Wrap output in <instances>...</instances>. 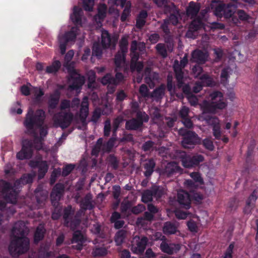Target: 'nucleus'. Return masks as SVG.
Listing matches in <instances>:
<instances>
[{
  "label": "nucleus",
  "instance_id": "obj_17",
  "mask_svg": "<svg viewBox=\"0 0 258 258\" xmlns=\"http://www.w3.org/2000/svg\"><path fill=\"white\" fill-rule=\"evenodd\" d=\"M208 56V52L197 49L192 52L190 60L198 64H204L207 60Z\"/></svg>",
  "mask_w": 258,
  "mask_h": 258
},
{
  "label": "nucleus",
  "instance_id": "obj_37",
  "mask_svg": "<svg viewBox=\"0 0 258 258\" xmlns=\"http://www.w3.org/2000/svg\"><path fill=\"white\" fill-rule=\"evenodd\" d=\"M201 82L204 86L212 87L215 85L213 79L207 74H204L199 77Z\"/></svg>",
  "mask_w": 258,
  "mask_h": 258
},
{
  "label": "nucleus",
  "instance_id": "obj_43",
  "mask_svg": "<svg viewBox=\"0 0 258 258\" xmlns=\"http://www.w3.org/2000/svg\"><path fill=\"white\" fill-rule=\"evenodd\" d=\"M38 178L39 179L43 178L48 169V166L45 161H41V163L38 167Z\"/></svg>",
  "mask_w": 258,
  "mask_h": 258
},
{
  "label": "nucleus",
  "instance_id": "obj_32",
  "mask_svg": "<svg viewBox=\"0 0 258 258\" xmlns=\"http://www.w3.org/2000/svg\"><path fill=\"white\" fill-rule=\"evenodd\" d=\"M81 220L80 216L77 213L74 216L72 217L71 220L68 221V224L67 225L66 223H63L65 227H70L72 230L74 231L81 224Z\"/></svg>",
  "mask_w": 258,
  "mask_h": 258
},
{
  "label": "nucleus",
  "instance_id": "obj_13",
  "mask_svg": "<svg viewBox=\"0 0 258 258\" xmlns=\"http://www.w3.org/2000/svg\"><path fill=\"white\" fill-rule=\"evenodd\" d=\"M182 169L175 162H170L167 164L163 169V174L166 176L170 177L177 173H182Z\"/></svg>",
  "mask_w": 258,
  "mask_h": 258
},
{
  "label": "nucleus",
  "instance_id": "obj_7",
  "mask_svg": "<svg viewBox=\"0 0 258 258\" xmlns=\"http://www.w3.org/2000/svg\"><path fill=\"white\" fill-rule=\"evenodd\" d=\"M12 184L5 180H0V192L7 203H14L16 201L17 192Z\"/></svg>",
  "mask_w": 258,
  "mask_h": 258
},
{
  "label": "nucleus",
  "instance_id": "obj_34",
  "mask_svg": "<svg viewBox=\"0 0 258 258\" xmlns=\"http://www.w3.org/2000/svg\"><path fill=\"white\" fill-rule=\"evenodd\" d=\"M124 120L125 119L123 116L121 115L117 116L113 120L112 136H116V134L118 128Z\"/></svg>",
  "mask_w": 258,
  "mask_h": 258
},
{
  "label": "nucleus",
  "instance_id": "obj_59",
  "mask_svg": "<svg viewBox=\"0 0 258 258\" xmlns=\"http://www.w3.org/2000/svg\"><path fill=\"white\" fill-rule=\"evenodd\" d=\"M188 63L187 54H185L183 57L180 60V63L176 60L174 61L173 67H180L181 69H184Z\"/></svg>",
  "mask_w": 258,
  "mask_h": 258
},
{
  "label": "nucleus",
  "instance_id": "obj_5",
  "mask_svg": "<svg viewBox=\"0 0 258 258\" xmlns=\"http://www.w3.org/2000/svg\"><path fill=\"white\" fill-rule=\"evenodd\" d=\"M149 119V116L144 111L137 112L136 117L126 121L125 129L128 131H142L144 122H147Z\"/></svg>",
  "mask_w": 258,
  "mask_h": 258
},
{
  "label": "nucleus",
  "instance_id": "obj_15",
  "mask_svg": "<svg viewBox=\"0 0 258 258\" xmlns=\"http://www.w3.org/2000/svg\"><path fill=\"white\" fill-rule=\"evenodd\" d=\"M191 198L190 195L187 191L181 190L177 194V202L181 207L185 209H188L190 207Z\"/></svg>",
  "mask_w": 258,
  "mask_h": 258
},
{
  "label": "nucleus",
  "instance_id": "obj_14",
  "mask_svg": "<svg viewBox=\"0 0 258 258\" xmlns=\"http://www.w3.org/2000/svg\"><path fill=\"white\" fill-rule=\"evenodd\" d=\"M161 250L168 254H172L177 253L181 248V245L178 243L167 242L163 241L160 245Z\"/></svg>",
  "mask_w": 258,
  "mask_h": 258
},
{
  "label": "nucleus",
  "instance_id": "obj_42",
  "mask_svg": "<svg viewBox=\"0 0 258 258\" xmlns=\"http://www.w3.org/2000/svg\"><path fill=\"white\" fill-rule=\"evenodd\" d=\"M85 242V238L80 230L74 231L73 237L72 239V243H75L77 242L84 243Z\"/></svg>",
  "mask_w": 258,
  "mask_h": 258
},
{
  "label": "nucleus",
  "instance_id": "obj_10",
  "mask_svg": "<svg viewBox=\"0 0 258 258\" xmlns=\"http://www.w3.org/2000/svg\"><path fill=\"white\" fill-rule=\"evenodd\" d=\"M148 242V239L146 236H134L131 241V250L137 254L142 255L145 251Z\"/></svg>",
  "mask_w": 258,
  "mask_h": 258
},
{
  "label": "nucleus",
  "instance_id": "obj_50",
  "mask_svg": "<svg viewBox=\"0 0 258 258\" xmlns=\"http://www.w3.org/2000/svg\"><path fill=\"white\" fill-rule=\"evenodd\" d=\"M235 16L236 18H238V19H237L238 22H239V20L241 21H247L250 18L249 15L243 10H238L235 13Z\"/></svg>",
  "mask_w": 258,
  "mask_h": 258
},
{
  "label": "nucleus",
  "instance_id": "obj_22",
  "mask_svg": "<svg viewBox=\"0 0 258 258\" xmlns=\"http://www.w3.org/2000/svg\"><path fill=\"white\" fill-rule=\"evenodd\" d=\"M200 9L201 5L199 3L191 1L189 3L188 6L186 9V15L192 19L197 16Z\"/></svg>",
  "mask_w": 258,
  "mask_h": 258
},
{
  "label": "nucleus",
  "instance_id": "obj_57",
  "mask_svg": "<svg viewBox=\"0 0 258 258\" xmlns=\"http://www.w3.org/2000/svg\"><path fill=\"white\" fill-rule=\"evenodd\" d=\"M229 68H225L222 69L221 72V83L222 84H226L227 83L228 79L229 77Z\"/></svg>",
  "mask_w": 258,
  "mask_h": 258
},
{
  "label": "nucleus",
  "instance_id": "obj_38",
  "mask_svg": "<svg viewBox=\"0 0 258 258\" xmlns=\"http://www.w3.org/2000/svg\"><path fill=\"white\" fill-rule=\"evenodd\" d=\"M165 87L164 85L162 84L153 90L151 96L155 99H161L165 94Z\"/></svg>",
  "mask_w": 258,
  "mask_h": 258
},
{
  "label": "nucleus",
  "instance_id": "obj_45",
  "mask_svg": "<svg viewBox=\"0 0 258 258\" xmlns=\"http://www.w3.org/2000/svg\"><path fill=\"white\" fill-rule=\"evenodd\" d=\"M92 231L98 237L100 238H104L106 237L105 233L102 229L101 226L99 223H96L93 225Z\"/></svg>",
  "mask_w": 258,
  "mask_h": 258
},
{
  "label": "nucleus",
  "instance_id": "obj_8",
  "mask_svg": "<svg viewBox=\"0 0 258 258\" xmlns=\"http://www.w3.org/2000/svg\"><path fill=\"white\" fill-rule=\"evenodd\" d=\"M74 119V114L71 111H61L55 114L53 117L54 124L62 130L68 127Z\"/></svg>",
  "mask_w": 258,
  "mask_h": 258
},
{
  "label": "nucleus",
  "instance_id": "obj_55",
  "mask_svg": "<svg viewBox=\"0 0 258 258\" xmlns=\"http://www.w3.org/2000/svg\"><path fill=\"white\" fill-rule=\"evenodd\" d=\"M106 6L103 5L102 8H99L97 14L95 16L96 20L98 19L99 21H103L106 16Z\"/></svg>",
  "mask_w": 258,
  "mask_h": 258
},
{
  "label": "nucleus",
  "instance_id": "obj_51",
  "mask_svg": "<svg viewBox=\"0 0 258 258\" xmlns=\"http://www.w3.org/2000/svg\"><path fill=\"white\" fill-rule=\"evenodd\" d=\"M157 53L161 55L163 58H165L167 56V52L164 43H159L157 44L155 47Z\"/></svg>",
  "mask_w": 258,
  "mask_h": 258
},
{
  "label": "nucleus",
  "instance_id": "obj_56",
  "mask_svg": "<svg viewBox=\"0 0 258 258\" xmlns=\"http://www.w3.org/2000/svg\"><path fill=\"white\" fill-rule=\"evenodd\" d=\"M144 74L145 75H149L154 82L159 80V74L156 72H152L151 69L149 67L145 68Z\"/></svg>",
  "mask_w": 258,
  "mask_h": 258
},
{
  "label": "nucleus",
  "instance_id": "obj_60",
  "mask_svg": "<svg viewBox=\"0 0 258 258\" xmlns=\"http://www.w3.org/2000/svg\"><path fill=\"white\" fill-rule=\"evenodd\" d=\"M114 80L113 79V76L110 74H107L105 75L101 80V83L104 85H114L115 83Z\"/></svg>",
  "mask_w": 258,
  "mask_h": 258
},
{
  "label": "nucleus",
  "instance_id": "obj_2",
  "mask_svg": "<svg viewBox=\"0 0 258 258\" xmlns=\"http://www.w3.org/2000/svg\"><path fill=\"white\" fill-rule=\"evenodd\" d=\"M12 238L9 246V251L13 257H18L26 253L29 249L30 241L25 235L22 228H18L16 224L12 230Z\"/></svg>",
  "mask_w": 258,
  "mask_h": 258
},
{
  "label": "nucleus",
  "instance_id": "obj_24",
  "mask_svg": "<svg viewBox=\"0 0 258 258\" xmlns=\"http://www.w3.org/2000/svg\"><path fill=\"white\" fill-rule=\"evenodd\" d=\"M33 180V176L30 173L24 174L21 177L16 180L14 182V187L16 188H19L27 184L32 183Z\"/></svg>",
  "mask_w": 258,
  "mask_h": 258
},
{
  "label": "nucleus",
  "instance_id": "obj_19",
  "mask_svg": "<svg viewBox=\"0 0 258 258\" xmlns=\"http://www.w3.org/2000/svg\"><path fill=\"white\" fill-rule=\"evenodd\" d=\"M64 191V186L62 183H56L52 188L50 194L52 202L59 201L63 196Z\"/></svg>",
  "mask_w": 258,
  "mask_h": 258
},
{
  "label": "nucleus",
  "instance_id": "obj_23",
  "mask_svg": "<svg viewBox=\"0 0 258 258\" xmlns=\"http://www.w3.org/2000/svg\"><path fill=\"white\" fill-rule=\"evenodd\" d=\"M92 198L91 194L88 193L86 194L84 198L82 199L79 202L81 208L84 211L92 210L94 208L92 204Z\"/></svg>",
  "mask_w": 258,
  "mask_h": 258
},
{
  "label": "nucleus",
  "instance_id": "obj_33",
  "mask_svg": "<svg viewBox=\"0 0 258 258\" xmlns=\"http://www.w3.org/2000/svg\"><path fill=\"white\" fill-rule=\"evenodd\" d=\"M127 233V231L124 229H121L116 232L114 237V241L116 245H121L124 242Z\"/></svg>",
  "mask_w": 258,
  "mask_h": 258
},
{
  "label": "nucleus",
  "instance_id": "obj_12",
  "mask_svg": "<svg viewBox=\"0 0 258 258\" xmlns=\"http://www.w3.org/2000/svg\"><path fill=\"white\" fill-rule=\"evenodd\" d=\"M200 142V139L198 135L192 131H187L183 137L181 142L182 145L184 148L191 149L198 144Z\"/></svg>",
  "mask_w": 258,
  "mask_h": 258
},
{
  "label": "nucleus",
  "instance_id": "obj_4",
  "mask_svg": "<svg viewBox=\"0 0 258 258\" xmlns=\"http://www.w3.org/2000/svg\"><path fill=\"white\" fill-rule=\"evenodd\" d=\"M42 148L41 138L35 137L33 140L26 139L22 142L21 150L17 154V158L19 160L30 159L32 157L33 150H40Z\"/></svg>",
  "mask_w": 258,
  "mask_h": 258
},
{
  "label": "nucleus",
  "instance_id": "obj_62",
  "mask_svg": "<svg viewBox=\"0 0 258 258\" xmlns=\"http://www.w3.org/2000/svg\"><path fill=\"white\" fill-rule=\"evenodd\" d=\"M111 130V121L109 119H107L104 121V137H108L110 135V132Z\"/></svg>",
  "mask_w": 258,
  "mask_h": 258
},
{
  "label": "nucleus",
  "instance_id": "obj_21",
  "mask_svg": "<svg viewBox=\"0 0 258 258\" xmlns=\"http://www.w3.org/2000/svg\"><path fill=\"white\" fill-rule=\"evenodd\" d=\"M35 196L38 208L42 206L47 199L48 193L46 191L43 190L41 187H38L35 190Z\"/></svg>",
  "mask_w": 258,
  "mask_h": 258
},
{
  "label": "nucleus",
  "instance_id": "obj_44",
  "mask_svg": "<svg viewBox=\"0 0 258 258\" xmlns=\"http://www.w3.org/2000/svg\"><path fill=\"white\" fill-rule=\"evenodd\" d=\"M145 48V46L144 43H138L136 40H133L131 43L130 51L131 53H135L137 52V50H139L140 52H142L144 50Z\"/></svg>",
  "mask_w": 258,
  "mask_h": 258
},
{
  "label": "nucleus",
  "instance_id": "obj_64",
  "mask_svg": "<svg viewBox=\"0 0 258 258\" xmlns=\"http://www.w3.org/2000/svg\"><path fill=\"white\" fill-rule=\"evenodd\" d=\"M75 165L72 164H69L63 167L61 175L63 177L69 175L74 169Z\"/></svg>",
  "mask_w": 258,
  "mask_h": 258
},
{
  "label": "nucleus",
  "instance_id": "obj_39",
  "mask_svg": "<svg viewBox=\"0 0 258 258\" xmlns=\"http://www.w3.org/2000/svg\"><path fill=\"white\" fill-rule=\"evenodd\" d=\"M125 52L118 51L114 57V63L117 68L121 67V64L125 62Z\"/></svg>",
  "mask_w": 258,
  "mask_h": 258
},
{
  "label": "nucleus",
  "instance_id": "obj_11",
  "mask_svg": "<svg viewBox=\"0 0 258 258\" xmlns=\"http://www.w3.org/2000/svg\"><path fill=\"white\" fill-rule=\"evenodd\" d=\"M69 75L70 81L71 83L69 88L73 90L81 88L85 83V77L78 74L76 70L74 69L69 71Z\"/></svg>",
  "mask_w": 258,
  "mask_h": 258
},
{
  "label": "nucleus",
  "instance_id": "obj_9",
  "mask_svg": "<svg viewBox=\"0 0 258 258\" xmlns=\"http://www.w3.org/2000/svg\"><path fill=\"white\" fill-rule=\"evenodd\" d=\"M182 165L185 168H190L198 166L204 160V157L201 154H196L192 156L182 152L180 155Z\"/></svg>",
  "mask_w": 258,
  "mask_h": 258
},
{
  "label": "nucleus",
  "instance_id": "obj_25",
  "mask_svg": "<svg viewBox=\"0 0 258 258\" xmlns=\"http://www.w3.org/2000/svg\"><path fill=\"white\" fill-rule=\"evenodd\" d=\"M172 8H171L169 6H165V10H169V12L171 13L169 18L167 19L169 20V23H172L173 25H176L178 23L179 11L175 9V5L172 4Z\"/></svg>",
  "mask_w": 258,
  "mask_h": 258
},
{
  "label": "nucleus",
  "instance_id": "obj_20",
  "mask_svg": "<svg viewBox=\"0 0 258 258\" xmlns=\"http://www.w3.org/2000/svg\"><path fill=\"white\" fill-rule=\"evenodd\" d=\"M225 9L223 17L225 18H232V21L234 24L238 23L237 18L235 16L236 7L235 5L232 4H225Z\"/></svg>",
  "mask_w": 258,
  "mask_h": 258
},
{
  "label": "nucleus",
  "instance_id": "obj_58",
  "mask_svg": "<svg viewBox=\"0 0 258 258\" xmlns=\"http://www.w3.org/2000/svg\"><path fill=\"white\" fill-rule=\"evenodd\" d=\"M130 68L132 72L136 71L140 73L142 71L144 68V64L142 61H137L131 63Z\"/></svg>",
  "mask_w": 258,
  "mask_h": 258
},
{
  "label": "nucleus",
  "instance_id": "obj_40",
  "mask_svg": "<svg viewBox=\"0 0 258 258\" xmlns=\"http://www.w3.org/2000/svg\"><path fill=\"white\" fill-rule=\"evenodd\" d=\"M107 253V249L106 247L102 246H96L92 252L94 257L104 256Z\"/></svg>",
  "mask_w": 258,
  "mask_h": 258
},
{
  "label": "nucleus",
  "instance_id": "obj_36",
  "mask_svg": "<svg viewBox=\"0 0 258 258\" xmlns=\"http://www.w3.org/2000/svg\"><path fill=\"white\" fill-rule=\"evenodd\" d=\"M75 213L74 210H73L72 207L71 205L68 206L67 207L64 208L63 211V219L64 221L63 223H69L68 221L71 220L72 217L74 216Z\"/></svg>",
  "mask_w": 258,
  "mask_h": 258
},
{
  "label": "nucleus",
  "instance_id": "obj_26",
  "mask_svg": "<svg viewBox=\"0 0 258 258\" xmlns=\"http://www.w3.org/2000/svg\"><path fill=\"white\" fill-rule=\"evenodd\" d=\"M83 11L81 8L78 6H74L73 13L71 15L70 18L75 24H81L82 23V15Z\"/></svg>",
  "mask_w": 258,
  "mask_h": 258
},
{
  "label": "nucleus",
  "instance_id": "obj_46",
  "mask_svg": "<svg viewBox=\"0 0 258 258\" xmlns=\"http://www.w3.org/2000/svg\"><path fill=\"white\" fill-rule=\"evenodd\" d=\"M61 67V63L59 60L54 61L51 65L47 66L46 69V73L48 74L55 73L57 72Z\"/></svg>",
  "mask_w": 258,
  "mask_h": 258
},
{
  "label": "nucleus",
  "instance_id": "obj_27",
  "mask_svg": "<svg viewBox=\"0 0 258 258\" xmlns=\"http://www.w3.org/2000/svg\"><path fill=\"white\" fill-rule=\"evenodd\" d=\"M60 93L59 91L55 90L50 95L48 100V107L51 109H54L56 108L60 99Z\"/></svg>",
  "mask_w": 258,
  "mask_h": 258
},
{
  "label": "nucleus",
  "instance_id": "obj_29",
  "mask_svg": "<svg viewBox=\"0 0 258 258\" xmlns=\"http://www.w3.org/2000/svg\"><path fill=\"white\" fill-rule=\"evenodd\" d=\"M173 70L175 73V77L177 81V87L179 88H181L184 83V73L182 69L180 67H173Z\"/></svg>",
  "mask_w": 258,
  "mask_h": 258
},
{
  "label": "nucleus",
  "instance_id": "obj_16",
  "mask_svg": "<svg viewBox=\"0 0 258 258\" xmlns=\"http://www.w3.org/2000/svg\"><path fill=\"white\" fill-rule=\"evenodd\" d=\"M117 41V38L115 37H111L110 34L106 30L102 32L101 34V44L104 48L109 47L114 48Z\"/></svg>",
  "mask_w": 258,
  "mask_h": 258
},
{
  "label": "nucleus",
  "instance_id": "obj_28",
  "mask_svg": "<svg viewBox=\"0 0 258 258\" xmlns=\"http://www.w3.org/2000/svg\"><path fill=\"white\" fill-rule=\"evenodd\" d=\"M204 27V23L202 19L200 17L195 18L190 23L189 30L187 34L188 35L190 31H197Z\"/></svg>",
  "mask_w": 258,
  "mask_h": 258
},
{
  "label": "nucleus",
  "instance_id": "obj_31",
  "mask_svg": "<svg viewBox=\"0 0 258 258\" xmlns=\"http://www.w3.org/2000/svg\"><path fill=\"white\" fill-rule=\"evenodd\" d=\"M177 228L175 223L171 221H168L164 223L163 227V231L166 235H171L176 233Z\"/></svg>",
  "mask_w": 258,
  "mask_h": 258
},
{
  "label": "nucleus",
  "instance_id": "obj_35",
  "mask_svg": "<svg viewBox=\"0 0 258 258\" xmlns=\"http://www.w3.org/2000/svg\"><path fill=\"white\" fill-rule=\"evenodd\" d=\"M108 167L112 169L116 170L119 167V160L114 154H109L106 159Z\"/></svg>",
  "mask_w": 258,
  "mask_h": 258
},
{
  "label": "nucleus",
  "instance_id": "obj_48",
  "mask_svg": "<svg viewBox=\"0 0 258 258\" xmlns=\"http://www.w3.org/2000/svg\"><path fill=\"white\" fill-rule=\"evenodd\" d=\"M113 137L114 136H112V137L110 138L107 142L103 144L102 150L103 152H110L111 151L114 145V142L115 141V139Z\"/></svg>",
  "mask_w": 258,
  "mask_h": 258
},
{
  "label": "nucleus",
  "instance_id": "obj_63",
  "mask_svg": "<svg viewBox=\"0 0 258 258\" xmlns=\"http://www.w3.org/2000/svg\"><path fill=\"white\" fill-rule=\"evenodd\" d=\"M173 78L171 74H169L167 77V89L169 92H171L175 90V86L174 84Z\"/></svg>",
  "mask_w": 258,
  "mask_h": 258
},
{
  "label": "nucleus",
  "instance_id": "obj_61",
  "mask_svg": "<svg viewBox=\"0 0 258 258\" xmlns=\"http://www.w3.org/2000/svg\"><path fill=\"white\" fill-rule=\"evenodd\" d=\"M151 190L153 197L157 199L161 198L164 194L163 189L159 186L153 187Z\"/></svg>",
  "mask_w": 258,
  "mask_h": 258
},
{
  "label": "nucleus",
  "instance_id": "obj_3",
  "mask_svg": "<svg viewBox=\"0 0 258 258\" xmlns=\"http://www.w3.org/2000/svg\"><path fill=\"white\" fill-rule=\"evenodd\" d=\"M45 118V112L43 109H38L34 111L29 107L23 121L24 126L27 130L26 133H34L35 129L43 126Z\"/></svg>",
  "mask_w": 258,
  "mask_h": 258
},
{
  "label": "nucleus",
  "instance_id": "obj_41",
  "mask_svg": "<svg viewBox=\"0 0 258 258\" xmlns=\"http://www.w3.org/2000/svg\"><path fill=\"white\" fill-rule=\"evenodd\" d=\"M169 20H164L163 22L160 27V29L162 30L164 34V37L165 39V42H167V39L168 37H170L171 32L169 28Z\"/></svg>",
  "mask_w": 258,
  "mask_h": 258
},
{
  "label": "nucleus",
  "instance_id": "obj_54",
  "mask_svg": "<svg viewBox=\"0 0 258 258\" xmlns=\"http://www.w3.org/2000/svg\"><path fill=\"white\" fill-rule=\"evenodd\" d=\"M96 82V74L93 71H90L88 73V87L91 88Z\"/></svg>",
  "mask_w": 258,
  "mask_h": 258
},
{
  "label": "nucleus",
  "instance_id": "obj_52",
  "mask_svg": "<svg viewBox=\"0 0 258 258\" xmlns=\"http://www.w3.org/2000/svg\"><path fill=\"white\" fill-rule=\"evenodd\" d=\"M102 54V50L100 44L98 42L94 43L92 47V55L100 58Z\"/></svg>",
  "mask_w": 258,
  "mask_h": 258
},
{
  "label": "nucleus",
  "instance_id": "obj_47",
  "mask_svg": "<svg viewBox=\"0 0 258 258\" xmlns=\"http://www.w3.org/2000/svg\"><path fill=\"white\" fill-rule=\"evenodd\" d=\"M89 105L87 102L83 101L80 109V116L81 118L85 119L88 115Z\"/></svg>",
  "mask_w": 258,
  "mask_h": 258
},
{
  "label": "nucleus",
  "instance_id": "obj_53",
  "mask_svg": "<svg viewBox=\"0 0 258 258\" xmlns=\"http://www.w3.org/2000/svg\"><path fill=\"white\" fill-rule=\"evenodd\" d=\"M153 195L151 189H147L142 194V201L145 203L151 202L153 200Z\"/></svg>",
  "mask_w": 258,
  "mask_h": 258
},
{
  "label": "nucleus",
  "instance_id": "obj_6",
  "mask_svg": "<svg viewBox=\"0 0 258 258\" xmlns=\"http://www.w3.org/2000/svg\"><path fill=\"white\" fill-rule=\"evenodd\" d=\"M79 29L73 27L70 31L66 32L64 34L59 35L58 42L59 49L61 54L66 53L67 46L69 43H74L78 34Z\"/></svg>",
  "mask_w": 258,
  "mask_h": 258
},
{
  "label": "nucleus",
  "instance_id": "obj_49",
  "mask_svg": "<svg viewBox=\"0 0 258 258\" xmlns=\"http://www.w3.org/2000/svg\"><path fill=\"white\" fill-rule=\"evenodd\" d=\"M225 8V4L223 3H219L215 7L214 11V14L219 17H222L224 13V9Z\"/></svg>",
  "mask_w": 258,
  "mask_h": 258
},
{
  "label": "nucleus",
  "instance_id": "obj_30",
  "mask_svg": "<svg viewBox=\"0 0 258 258\" xmlns=\"http://www.w3.org/2000/svg\"><path fill=\"white\" fill-rule=\"evenodd\" d=\"M46 230L43 226L39 225L38 226L34 234V242L36 244L38 243L41 240H43Z\"/></svg>",
  "mask_w": 258,
  "mask_h": 258
},
{
  "label": "nucleus",
  "instance_id": "obj_1",
  "mask_svg": "<svg viewBox=\"0 0 258 258\" xmlns=\"http://www.w3.org/2000/svg\"><path fill=\"white\" fill-rule=\"evenodd\" d=\"M211 101L204 100L200 104L202 113L200 119L206 121L212 127L213 135L216 140H220L222 133L220 121L218 117L213 116L208 113L215 114L218 110L226 108L227 103L223 101V94L219 91H214L210 94Z\"/></svg>",
  "mask_w": 258,
  "mask_h": 258
},
{
  "label": "nucleus",
  "instance_id": "obj_18",
  "mask_svg": "<svg viewBox=\"0 0 258 258\" xmlns=\"http://www.w3.org/2000/svg\"><path fill=\"white\" fill-rule=\"evenodd\" d=\"M155 166L156 163L153 158L145 160L142 164V167L144 169V175L146 178L151 177L154 171Z\"/></svg>",
  "mask_w": 258,
  "mask_h": 258
}]
</instances>
